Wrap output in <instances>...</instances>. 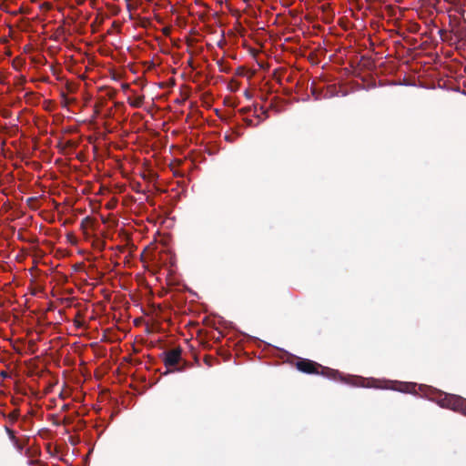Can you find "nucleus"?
<instances>
[{"label":"nucleus","mask_w":466,"mask_h":466,"mask_svg":"<svg viewBox=\"0 0 466 466\" xmlns=\"http://www.w3.org/2000/svg\"><path fill=\"white\" fill-rule=\"evenodd\" d=\"M180 359V351L173 350L167 353L165 357V363L167 366H173L178 363Z\"/></svg>","instance_id":"obj_4"},{"label":"nucleus","mask_w":466,"mask_h":466,"mask_svg":"<svg viewBox=\"0 0 466 466\" xmlns=\"http://www.w3.org/2000/svg\"><path fill=\"white\" fill-rule=\"evenodd\" d=\"M299 370L306 373H318L322 367L309 360H302L297 362Z\"/></svg>","instance_id":"obj_3"},{"label":"nucleus","mask_w":466,"mask_h":466,"mask_svg":"<svg viewBox=\"0 0 466 466\" xmlns=\"http://www.w3.org/2000/svg\"><path fill=\"white\" fill-rule=\"evenodd\" d=\"M356 382L357 385L362 387H373L377 389H391L394 390H399L401 392H413L416 388L415 383L411 382H400V381H389V380H380L375 379H363L357 378Z\"/></svg>","instance_id":"obj_1"},{"label":"nucleus","mask_w":466,"mask_h":466,"mask_svg":"<svg viewBox=\"0 0 466 466\" xmlns=\"http://www.w3.org/2000/svg\"><path fill=\"white\" fill-rule=\"evenodd\" d=\"M461 399L455 395H447L440 396L438 400V403L440 406L444 408H449L451 410L458 409L461 404Z\"/></svg>","instance_id":"obj_2"}]
</instances>
